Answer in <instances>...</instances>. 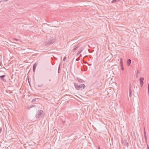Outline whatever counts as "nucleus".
<instances>
[{
	"label": "nucleus",
	"mask_w": 149,
	"mask_h": 149,
	"mask_svg": "<svg viewBox=\"0 0 149 149\" xmlns=\"http://www.w3.org/2000/svg\"><path fill=\"white\" fill-rule=\"evenodd\" d=\"M45 114L43 111L42 110H39L36 115V118H41L44 117Z\"/></svg>",
	"instance_id": "nucleus-1"
},
{
	"label": "nucleus",
	"mask_w": 149,
	"mask_h": 149,
	"mask_svg": "<svg viewBox=\"0 0 149 149\" xmlns=\"http://www.w3.org/2000/svg\"><path fill=\"white\" fill-rule=\"evenodd\" d=\"M74 84L75 88L77 90H81L84 88L86 87L84 84H81L79 85L74 83Z\"/></svg>",
	"instance_id": "nucleus-2"
},
{
	"label": "nucleus",
	"mask_w": 149,
	"mask_h": 149,
	"mask_svg": "<svg viewBox=\"0 0 149 149\" xmlns=\"http://www.w3.org/2000/svg\"><path fill=\"white\" fill-rule=\"evenodd\" d=\"M56 41L55 39H52V38L49 40H47L45 42V44L46 45H50L54 43Z\"/></svg>",
	"instance_id": "nucleus-3"
},
{
	"label": "nucleus",
	"mask_w": 149,
	"mask_h": 149,
	"mask_svg": "<svg viewBox=\"0 0 149 149\" xmlns=\"http://www.w3.org/2000/svg\"><path fill=\"white\" fill-rule=\"evenodd\" d=\"M144 78L143 77H141L139 79L140 84L141 86L142 87L143 85V80H144Z\"/></svg>",
	"instance_id": "nucleus-4"
},
{
	"label": "nucleus",
	"mask_w": 149,
	"mask_h": 149,
	"mask_svg": "<svg viewBox=\"0 0 149 149\" xmlns=\"http://www.w3.org/2000/svg\"><path fill=\"white\" fill-rule=\"evenodd\" d=\"M5 75H3L0 76V79L3 81L4 82H6V80L4 79V77H5Z\"/></svg>",
	"instance_id": "nucleus-5"
},
{
	"label": "nucleus",
	"mask_w": 149,
	"mask_h": 149,
	"mask_svg": "<svg viewBox=\"0 0 149 149\" xmlns=\"http://www.w3.org/2000/svg\"><path fill=\"white\" fill-rule=\"evenodd\" d=\"M120 65L121 66V69L122 70H124V68L123 67V63L122 58L120 59Z\"/></svg>",
	"instance_id": "nucleus-6"
},
{
	"label": "nucleus",
	"mask_w": 149,
	"mask_h": 149,
	"mask_svg": "<svg viewBox=\"0 0 149 149\" xmlns=\"http://www.w3.org/2000/svg\"><path fill=\"white\" fill-rule=\"evenodd\" d=\"M122 143L123 145H124L126 146L127 147H128V143L127 141V140H125L124 141H123L122 142Z\"/></svg>",
	"instance_id": "nucleus-7"
},
{
	"label": "nucleus",
	"mask_w": 149,
	"mask_h": 149,
	"mask_svg": "<svg viewBox=\"0 0 149 149\" xmlns=\"http://www.w3.org/2000/svg\"><path fill=\"white\" fill-rule=\"evenodd\" d=\"M77 79L78 81V82L80 83H83L85 82V81L81 79L78 77L77 78Z\"/></svg>",
	"instance_id": "nucleus-8"
},
{
	"label": "nucleus",
	"mask_w": 149,
	"mask_h": 149,
	"mask_svg": "<svg viewBox=\"0 0 149 149\" xmlns=\"http://www.w3.org/2000/svg\"><path fill=\"white\" fill-rule=\"evenodd\" d=\"M131 84L130 83V88H129V96H130V97H131L132 96V95L131 94L132 91L131 89Z\"/></svg>",
	"instance_id": "nucleus-9"
},
{
	"label": "nucleus",
	"mask_w": 149,
	"mask_h": 149,
	"mask_svg": "<svg viewBox=\"0 0 149 149\" xmlns=\"http://www.w3.org/2000/svg\"><path fill=\"white\" fill-rule=\"evenodd\" d=\"M131 63V60L130 59H128L127 61V64L128 66H129Z\"/></svg>",
	"instance_id": "nucleus-10"
},
{
	"label": "nucleus",
	"mask_w": 149,
	"mask_h": 149,
	"mask_svg": "<svg viewBox=\"0 0 149 149\" xmlns=\"http://www.w3.org/2000/svg\"><path fill=\"white\" fill-rule=\"evenodd\" d=\"M37 65L36 63L34 64L33 66V70L34 72H35Z\"/></svg>",
	"instance_id": "nucleus-11"
},
{
	"label": "nucleus",
	"mask_w": 149,
	"mask_h": 149,
	"mask_svg": "<svg viewBox=\"0 0 149 149\" xmlns=\"http://www.w3.org/2000/svg\"><path fill=\"white\" fill-rule=\"evenodd\" d=\"M144 137L145 139V141L146 143H147V136L146 135V132L145 131V130H144Z\"/></svg>",
	"instance_id": "nucleus-12"
},
{
	"label": "nucleus",
	"mask_w": 149,
	"mask_h": 149,
	"mask_svg": "<svg viewBox=\"0 0 149 149\" xmlns=\"http://www.w3.org/2000/svg\"><path fill=\"white\" fill-rule=\"evenodd\" d=\"M43 86V84L42 83H40L38 85V86L40 87H42Z\"/></svg>",
	"instance_id": "nucleus-13"
},
{
	"label": "nucleus",
	"mask_w": 149,
	"mask_h": 149,
	"mask_svg": "<svg viewBox=\"0 0 149 149\" xmlns=\"http://www.w3.org/2000/svg\"><path fill=\"white\" fill-rule=\"evenodd\" d=\"M109 56H108V57H107L105 59V61H108L109 60H110V58H109Z\"/></svg>",
	"instance_id": "nucleus-14"
},
{
	"label": "nucleus",
	"mask_w": 149,
	"mask_h": 149,
	"mask_svg": "<svg viewBox=\"0 0 149 149\" xmlns=\"http://www.w3.org/2000/svg\"><path fill=\"white\" fill-rule=\"evenodd\" d=\"M118 1V2H119V0H113L112 1V3H115L117 2V1Z\"/></svg>",
	"instance_id": "nucleus-15"
},
{
	"label": "nucleus",
	"mask_w": 149,
	"mask_h": 149,
	"mask_svg": "<svg viewBox=\"0 0 149 149\" xmlns=\"http://www.w3.org/2000/svg\"><path fill=\"white\" fill-rule=\"evenodd\" d=\"M35 107V106L34 105H32L31 106H29L28 107H27V108L28 109H30L31 108V107Z\"/></svg>",
	"instance_id": "nucleus-16"
},
{
	"label": "nucleus",
	"mask_w": 149,
	"mask_h": 149,
	"mask_svg": "<svg viewBox=\"0 0 149 149\" xmlns=\"http://www.w3.org/2000/svg\"><path fill=\"white\" fill-rule=\"evenodd\" d=\"M82 50H79V51L77 54V55L78 54H79L80 53H81L82 52Z\"/></svg>",
	"instance_id": "nucleus-17"
},
{
	"label": "nucleus",
	"mask_w": 149,
	"mask_h": 149,
	"mask_svg": "<svg viewBox=\"0 0 149 149\" xmlns=\"http://www.w3.org/2000/svg\"><path fill=\"white\" fill-rule=\"evenodd\" d=\"M60 66H61V64H59V67H58V73H60L59 70H60Z\"/></svg>",
	"instance_id": "nucleus-18"
},
{
	"label": "nucleus",
	"mask_w": 149,
	"mask_h": 149,
	"mask_svg": "<svg viewBox=\"0 0 149 149\" xmlns=\"http://www.w3.org/2000/svg\"><path fill=\"white\" fill-rule=\"evenodd\" d=\"M78 47V46H77L75 48H74L73 49L74 52H75Z\"/></svg>",
	"instance_id": "nucleus-19"
},
{
	"label": "nucleus",
	"mask_w": 149,
	"mask_h": 149,
	"mask_svg": "<svg viewBox=\"0 0 149 149\" xmlns=\"http://www.w3.org/2000/svg\"><path fill=\"white\" fill-rule=\"evenodd\" d=\"M36 100V98L33 99L32 100V102H34Z\"/></svg>",
	"instance_id": "nucleus-20"
},
{
	"label": "nucleus",
	"mask_w": 149,
	"mask_h": 149,
	"mask_svg": "<svg viewBox=\"0 0 149 149\" xmlns=\"http://www.w3.org/2000/svg\"><path fill=\"white\" fill-rule=\"evenodd\" d=\"M148 93L149 94V83L148 84Z\"/></svg>",
	"instance_id": "nucleus-21"
},
{
	"label": "nucleus",
	"mask_w": 149,
	"mask_h": 149,
	"mask_svg": "<svg viewBox=\"0 0 149 149\" xmlns=\"http://www.w3.org/2000/svg\"><path fill=\"white\" fill-rule=\"evenodd\" d=\"M66 58V57L65 56L64 57V58H63V61H65V60Z\"/></svg>",
	"instance_id": "nucleus-22"
},
{
	"label": "nucleus",
	"mask_w": 149,
	"mask_h": 149,
	"mask_svg": "<svg viewBox=\"0 0 149 149\" xmlns=\"http://www.w3.org/2000/svg\"><path fill=\"white\" fill-rule=\"evenodd\" d=\"M79 58H77L76 59V61H79Z\"/></svg>",
	"instance_id": "nucleus-23"
},
{
	"label": "nucleus",
	"mask_w": 149,
	"mask_h": 149,
	"mask_svg": "<svg viewBox=\"0 0 149 149\" xmlns=\"http://www.w3.org/2000/svg\"><path fill=\"white\" fill-rule=\"evenodd\" d=\"M14 40H16V41H17L19 40V39H16V38H14Z\"/></svg>",
	"instance_id": "nucleus-24"
},
{
	"label": "nucleus",
	"mask_w": 149,
	"mask_h": 149,
	"mask_svg": "<svg viewBox=\"0 0 149 149\" xmlns=\"http://www.w3.org/2000/svg\"><path fill=\"white\" fill-rule=\"evenodd\" d=\"M85 67L86 68V70H85V71L86 70H87V67L86 66H84V68H85Z\"/></svg>",
	"instance_id": "nucleus-25"
},
{
	"label": "nucleus",
	"mask_w": 149,
	"mask_h": 149,
	"mask_svg": "<svg viewBox=\"0 0 149 149\" xmlns=\"http://www.w3.org/2000/svg\"><path fill=\"white\" fill-rule=\"evenodd\" d=\"M2 130V128H0V133H1V132Z\"/></svg>",
	"instance_id": "nucleus-26"
},
{
	"label": "nucleus",
	"mask_w": 149,
	"mask_h": 149,
	"mask_svg": "<svg viewBox=\"0 0 149 149\" xmlns=\"http://www.w3.org/2000/svg\"><path fill=\"white\" fill-rule=\"evenodd\" d=\"M28 82H29V84L30 85V86H31V85H30V82H29V79H28Z\"/></svg>",
	"instance_id": "nucleus-27"
},
{
	"label": "nucleus",
	"mask_w": 149,
	"mask_h": 149,
	"mask_svg": "<svg viewBox=\"0 0 149 149\" xmlns=\"http://www.w3.org/2000/svg\"><path fill=\"white\" fill-rule=\"evenodd\" d=\"M147 146L148 149H149V147H148V144H147Z\"/></svg>",
	"instance_id": "nucleus-28"
},
{
	"label": "nucleus",
	"mask_w": 149,
	"mask_h": 149,
	"mask_svg": "<svg viewBox=\"0 0 149 149\" xmlns=\"http://www.w3.org/2000/svg\"><path fill=\"white\" fill-rule=\"evenodd\" d=\"M8 0H4L3 1H7Z\"/></svg>",
	"instance_id": "nucleus-29"
},
{
	"label": "nucleus",
	"mask_w": 149,
	"mask_h": 149,
	"mask_svg": "<svg viewBox=\"0 0 149 149\" xmlns=\"http://www.w3.org/2000/svg\"><path fill=\"white\" fill-rule=\"evenodd\" d=\"M98 149H100V146H99V147H98Z\"/></svg>",
	"instance_id": "nucleus-30"
},
{
	"label": "nucleus",
	"mask_w": 149,
	"mask_h": 149,
	"mask_svg": "<svg viewBox=\"0 0 149 149\" xmlns=\"http://www.w3.org/2000/svg\"><path fill=\"white\" fill-rule=\"evenodd\" d=\"M84 63H86V62H84Z\"/></svg>",
	"instance_id": "nucleus-31"
},
{
	"label": "nucleus",
	"mask_w": 149,
	"mask_h": 149,
	"mask_svg": "<svg viewBox=\"0 0 149 149\" xmlns=\"http://www.w3.org/2000/svg\"><path fill=\"white\" fill-rule=\"evenodd\" d=\"M49 81H51V79H49Z\"/></svg>",
	"instance_id": "nucleus-32"
},
{
	"label": "nucleus",
	"mask_w": 149,
	"mask_h": 149,
	"mask_svg": "<svg viewBox=\"0 0 149 149\" xmlns=\"http://www.w3.org/2000/svg\"><path fill=\"white\" fill-rule=\"evenodd\" d=\"M1 3V1H0V3Z\"/></svg>",
	"instance_id": "nucleus-33"
}]
</instances>
